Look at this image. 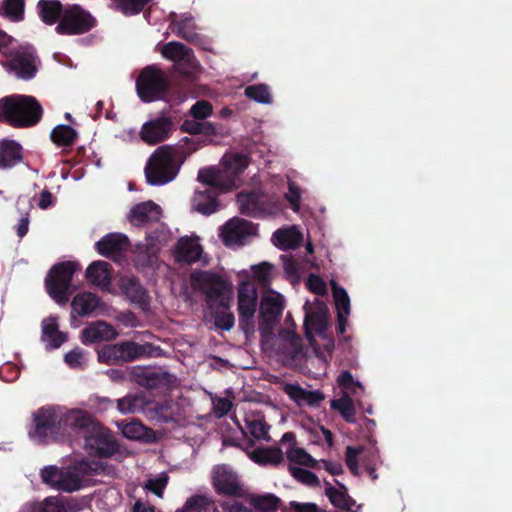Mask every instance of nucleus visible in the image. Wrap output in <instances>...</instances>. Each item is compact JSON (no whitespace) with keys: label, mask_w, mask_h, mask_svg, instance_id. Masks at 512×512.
<instances>
[{"label":"nucleus","mask_w":512,"mask_h":512,"mask_svg":"<svg viewBox=\"0 0 512 512\" xmlns=\"http://www.w3.org/2000/svg\"><path fill=\"white\" fill-rule=\"evenodd\" d=\"M307 288L316 295H325L327 286L325 281L316 274H310L306 281Z\"/></svg>","instance_id":"nucleus-56"},{"label":"nucleus","mask_w":512,"mask_h":512,"mask_svg":"<svg viewBox=\"0 0 512 512\" xmlns=\"http://www.w3.org/2000/svg\"><path fill=\"white\" fill-rule=\"evenodd\" d=\"M237 274L243 278L237 289L239 325L245 334L248 335L253 333L255 330V313L258 306V291L255 285L247 280V278H249V272L247 270H241Z\"/></svg>","instance_id":"nucleus-9"},{"label":"nucleus","mask_w":512,"mask_h":512,"mask_svg":"<svg viewBox=\"0 0 512 512\" xmlns=\"http://www.w3.org/2000/svg\"><path fill=\"white\" fill-rule=\"evenodd\" d=\"M116 337L117 332L115 328L101 320L90 323L81 332V341L85 345L101 341H110Z\"/></svg>","instance_id":"nucleus-29"},{"label":"nucleus","mask_w":512,"mask_h":512,"mask_svg":"<svg viewBox=\"0 0 512 512\" xmlns=\"http://www.w3.org/2000/svg\"><path fill=\"white\" fill-rule=\"evenodd\" d=\"M253 277L260 286L270 289L269 286L275 276L274 266L268 262H262L257 265L251 266Z\"/></svg>","instance_id":"nucleus-46"},{"label":"nucleus","mask_w":512,"mask_h":512,"mask_svg":"<svg viewBox=\"0 0 512 512\" xmlns=\"http://www.w3.org/2000/svg\"><path fill=\"white\" fill-rule=\"evenodd\" d=\"M63 437L72 433H80L84 436L97 421L82 409H67L62 407Z\"/></svg>","instance_id":"nucleus-22"},{"label":"nucleus","mask_w":512,"mask_h":512,"mask_svg":"<svg viewBox=\"0 0 512 512\" xmlns=\"http://www.w3.org/2000/svg\"><path fill=\"white\" fill-rule=\"evenodd\" d=\"M198 180L200 185L195 189L192 208L203 215H211L219 209V193L234 188V179L216 168H205L199 171Z\"/></svg>","instance_id":"nucleus-3"},{"label":"nucleus","mask_w":512,"mask_h":512,"mask_svg":"<svg viewBox=\"0 0 512 512\" xmlns=\"http://www.w3.org/2000/svg\"><path fill=\"white\" fill-rule=\"evenodd\" d=\"M64 360L70 368H81L87 361V353L80 348H75L65 354Z\"/></svg>","instance_id":"nucleus-54"},{"label":"nucleus","mask_w":512,"mask_h":512,"mask_svg":"<svg viewBox=\"0 0 512 512\" xmlns=\"http://www.w3.org/2000/svg\"><path fill=\"white\" fill-rule=\"evenodd\" d=\"M303 236L295 226L278 229L272 236V242L282 250L294 249L300 245Z\"/></svg>","instance_id":"nucleus-38"},{"label":"nucleus","mask_w":512,"mask_h":512,"mask_svg":"<svg viewBox=\"0 0 512 512\" xmlns=\"http://www.w3.org/2000/svg\"><path fill=\"white\" fill-rule=\"evenodd\" d=\"M83 438L84 448L90 455L107 457L117 450L113 434L98 421Z\"/></svg>","instance_id":"nucleus-17"},{"label":"nucleus","mask_w":512,"mask_h":512,"mask_svg":"<svg viewBox=\"0 0 512 512\" xmlns=\"http://www.w3.org/2000/svg\"><path fill=\"white\" fill-rule=\"evenodd\" d=\"M325 493L330 502L339 509H349V498L342 486H327Z\"/></svg>","instance_id":"nucleus-51"},{"label":"nucleus","mask_w":512,"mask_h":512,"mask_svg":"<svg viewBox=\"0 0 512 512\" xmlns=\"http://www.w3.org/2000/svg\"><path fill=\"white\" fill-rule=\"evenodd\" d=\"M169 476L166 472H161L155 476H152L146 480L143 488L159 498H163L164 490L168 484Z\"/></svg>","instance_id":"nucleus-48"},{"label":"nucleus","mask_w":512,"mask_h":512,"mask_svg":"<svg viewBox=\"0 0 512 512\" xmlns=\"http://www.w3.org/2000/svg\"><path fill=\"white\" fill-rule=\"evenodd\" d=\"M42 108L36 99L26 95H12L0 100V120L13 126L26 127L36 124Z\"/></svg>","instance_id":"nucleus-5"},{"label":"nucleus","mask_w":512,"mask_h":512,"mask_svg":"<svg viewBox=\"0 0 512 512\" xmlns=\"http://www.w3.org/2000/svg\"><path fill=\"white\" fill-rule=\"evenodd\" d=\"M17 205L19 207V210L21 209V206L24 207L23 212H22V217L20 218V220L16 226L17 235L20 238H22L28 232L29 210L32 207L31 199L27 196H21V197H19V199L17 201Z\"/></svg>","instance_id":"nucleus-49"},{"label":"nucleus","mask_w":512,"mask_h":512,"mask_svg":"<svg viewBox=\"0 0 512 512\" xmlns=\"http://www.w3.org/2000/svg\"><path fill=\"white\" fill-rule=\"evenodd\" d=\"M191 285L205 294L206 303L211 309H228L232 301V284L217 274L197 272L191 275Z\"/></svg>","instance_id":"nucleus-7"},{"label":"nucleus","mask_w":512,"mask_h":512,"mask_svg":"<svg viewBox=\"0 0 512 512\" xmlns=\"http://www.w3.org/2000/svg\"><path fill=\"white\" fill-rule=\"evenodd\" d=\"M333 299L337 312V332L344 334L349 326L350 298L347 291L331 281Z\"/></svg>","instance_id":"nucleus-28"},{"label":"nucleus","mask_w":512,"mask_h":512,"mask_svg":"<svg viewBox=\"0 0 512 512\" xmlns=\"http://www.w3.org/2000/svg\"><path fill=\"white\" fill-rule=\"evenodd\" d=\"M116 426L122 435L129 440L148 442L153 436L152 431L136 419L116 422Z\"/></svg>","instance_id":"nucleus-36"},{"label":"nucleus","mask_w":512,"mask_h":512,"mask_svg":"<svg viewBox=\"0 0 512 512\" xmlns=\"http://www.w3.org/2000/svg\"><path fill=\"white\" fill-rule=\"evenodd\" d=\"M224 512H252L250 504L245 505L239 501H224L221 503Z\"/></svg>","instance_id":"nucleus-62"},{"label":"nucleus","mask_w":512,"mask_h":512,"mask_svg":"<svg viewBox=\"0 0 512 512\" xmlns=\"http://www.w3.org/2000/svg\"><path fill=\"white\" fill-rule=\"evenodd\" d=\"M167 89L166 75L155 66L143 69L136 81L137 94L144 102H153L162 98Z\"/></svg>","instance_id":"nucleus-12"},{"label":"nucleus","mask_w":512,"mask_h":512,"mask_svg":"<svg viewBox=\"0 0 512 512\" xmlns=\"http://www.w3.org/2000/svg\"><path fill=\"white\" fill-rule=\"evenodd\" d=\"M285 198L290 203L291 208L298 212L300 208L301 190L292 181L288 182V192L285 194Z\"/></svg>","instance_id":"nucleus-57"},{"label":"nucleus","mask_w":512,"mask_h":512,"mask_svg":"<svg viewBox=\"0 0 512 512\" xmlns=\"http://www.w3.org/2000/svg\"><path fill=\"white\" fill-rule=\"evenodd\" d=\"M76 136V131L68 125H58L51 132L52 141L59 146L71 145Z\"/></svg>","instance_id":"nucleus-47"},{"label":"nucleus","mask_w":512,"mask_h":512,"mask_svg":"<svg viewBox=\"0 0 512 512\" xmlns=\"http://www.w3.org/2000/svg\"><path fill=\"white\" fill-rule=\"evenodd\" d=\"M249 164L246 155L236 152L227 153L222 158L223 169L219 170L220 173L234 179V188L237 186V176L242 173Z\"/></svg>","instance_id":"nucleus-34"},{"label":"nucleus","mask_w":512,"mask_h":512,"mask_svg":"<svg viewBox=\"0 0 512 512\" xmlns=\"http://www.w3.org/2000/svg\"><path fill=\"white\" fill-rule=\"evenodd\" d=\"M351 395L352 375L349 371H343L337 378L331 408L338 411L347 422L352 421Z\"/></svg>","instance_id":"nucleus-20"},{"label":"nucleus","mask_w":512,"mask_h":512,"mask_svg":"<svg viewBox=\"0 0 512 512\" xmlns=\"http://www.w3.org/2000/svg\"><path fill=\"white\" fill-rule=\"evenodd\" d=\"M171 29L179 37L192 42L205 50L210 49L208 41L198 33L197 26L190 14L184 13L180 16L172 14Z\"/></svg>","instance_id":"nucleus-24"},{"label":"nucleus","mask_w":512,"mask_h":512,"mask_svg":"<svg viewBox=\"0 0 512 512\" xmlns=\"http://www.w3.org/2000/svg\"><path fill=\"white\" fill-rule=\"evenodd\" d=\"M189 147L160 146L149 157L144 172L147 183L152 186H163L173 181L179 173L186 157L208 142H201L198 137L185 138Z\"/></svg>","instance_id":"nucleus-1"},{"label":"nucleus","mask_w":512,"mask_h":512,"mask_svg":"<svg viewBox=\"0 0 512 512\" xmlns=\"http://www.w3.org/2000/svg\"><path fill=\"white\" fill-rule=\"evenodd\" d=\"M86 277L88 281L105 291L112 293L111 278L112 272L109 263L105 261H94L86 269Z\"/></svg>","instance_id":"nucleus-32"},{"label":"nucleus","mask_w":512,"mask_h":512,"mask_svg":"<svg viewBox=\"0 0 512 512\" xmlns=\"http://www.w3.org/2000/svg\"><path fill=\"white\" fill-rule=\"evenodd\" d=\"M163 57L172 60L175 63V69L188 78L196 77L201 66L195 59L191 49L179 42H169L162 47Z\"/></svg>","instance_id":"nucleus-14"},{"label":"nucleus","mask_w":512,"mask_h":512,"mask_svg":"<svg viewBox=\"0 0 512 512\" xmlns=\"http://www.w3.org/2000/svg\"><path fill=\"white\" fill-rule=\"evenodd\" d=\"M212 482L218 494L230 496L244 495V490L237 474L226 465H220L214 468Z\"/></svg>","instance_id":"nucleus-23"},{"label":"nucleus","mask_w":512,"mask_h":512,"mask_svg":"<svg viewBox=\"0 0 512 512\" xmlns=\"http://www.w3.org/2000/svg\"><path fill=\"white\" fill-rule=\"evenodd\" d=\"M256 236V226L241 218H232L219 228V237L230 248L246 245Z\"/></svg>","instance_id":"nucleus-15"},{"label":"nucleus","mask_w":512,"mask_h":512,"mask_svg":"<svg viewBox=\"0 0 512 512\" xmlns=\"http://www.w3.org/2000/svg\"><path fill=\"white\" fill-rule=\"evenodd\" d=\"M235 318L233 313L230 311H223L215 316V327L225 331H229L233 328Z\"/></svg>","instance_id":"nucleus-58"},{"label":"nucleus","mask_w":512,"mask_h":512,"mask_svg":"<svg viewBox=\"0 0 512 512\" xmlns=\"http://www.w3.org/2000/svg\"><path fill=\"white\" fill-rule=\"evenodd\" d=\"M290 472L296 480L305 485L316 486L319 484L317 476L308 470L291 466Z\"/></svg>","instance_id":"nucleus-55"},{"label":"nucleus","mask_w":512,"mask_h":512,"mask_svg":"<svg viewBox=\"0 0 512 512\" xmlns=\"http://www.w3.org/2000/svg\"><path fill=\"white\" fill-rule=\"evenodd\" d=\"M66 340V334L59 331L56 318L49 317L42 321V341L47 348H59Z\"/></svg>","instance_id":"nucleus-37"},{"label":"nucleus","mask_w":512,"mask_h":512,"mask_svg":"<svg viewBox=\"0 0 512 512\" xmlns=\"http://www.w3.org/2000/svg\"><path fill=\"white\" fill-rule=\"evenodd\" d=\"M162 217L161 207L153 201H146L133 206L129 213V221L134 226H145L158 222Z\"/></svg>","instance_id":"nucleus-27"},{"label":"nucleus","mask_w":512,"mask_h":512,"mask_svg":"<svg viewBox=\"0 0 512 512\" xmlns=\"http://www.w3.org/2000/svg\"><path fill=\"white\" fill-rule=\"evenodd\" d=\"M304 309L306 337L310 344L314 346L313 336H321L327 327L328 308L324 302L315 299L314 301L307 302Z\"/></svg>","instance_id":"nucleus-18"},{"label":"nucleus","mask_w":512,"mask_h":512,"mask_svg":"<svg viewBox=\"0 0 512 512\" xmlns=\"http://www.w3.org/2000/svg\"><path fill=\"white\" fill-rule=\"evenodd\" d=\"M91 470L92 467L87 461H80L63 468L48 466L42 469L41 478L44 483L57 490L74 492L87 484V477Z\"/></svg>","instance_id":"nucleus-6"},{"label":"nucleus","mask_w":512,"mask_h":512,"mask_svg":"<svg viewBox=\"0 0 512 512\" xmlns=\"http://www.w3.org/2000/svg\"><path fill=\"white\" fill-rule=\"evenodd\" d=\"M95 24V18L80 5H67L63 8L56 30L59 34L78 35L88 32Z\"/></svg>","instance_id":"nucleus-13"},{"label":"nucleus","mask_w":512,"mask_h":512,"mask_svg":"<svg viewBox=\"0 0 512 512\" xmlns=\"http://www.w3.org/2000/svg\"><path fill=\"white\" fill-rule=\"evenodd\" d=\"M247 456L259 465H277L282 459V451L278 448L245 449Z\"/></svg>","instance_id":"nucleus-40"},{"label":"nucleus","mask_w":512,"mask_h":512,"mask_svg":"<svg viewBox=\"0 0 512 512\" xmlns=\"http://www.w3.org/2000/svg\"><path fill=\"white\" fill-rule=\"evenodd\" d=\"M286 456L292 463L311 467L316 465V461L304 449L300 447H291L287 450Z\"/></svg>","instance_id":"nucleus-53"},{"label":"nucleus","mask_w":512,"mask_h":512,"mask_svg":"<svg viewBox=\"0 0 512 512\" xmlns=\"http://www.w3.org/2000/svg\"><path fill=\"white\" fill-rule=\"evenodd\" d=\"M0 53L7 58L5 66L16 77L28 80L35 76L37 65L33 49L20 46L3 31H0Z\"/></svg>","instance_id":"nucleus-4"},{"label":"nucleus","mask_w":512,"mask_h":512,"mask_svg":"<svg viewBox=\"0 0 512 512\" xmlns=\"http://www.w3.org/2000/svg\"><path fill=\"white\" fill-rule=\"evenodd\" d=\"M175 258L179 262L200 263L207 265L209 263L208 256L203 252L200 238L192 234L190 236L181 237L175 246Z\"/></svg>","instance_id":"nucleus-21"},{"label":"nucleus","mask_w":512,"mask_h":512,"mask_svg":"<svg viewBox=\"0 0 512 512\" xmlns=\"http://www.w3.org/2000/svg\"><path fill=\"white\" fill-rule=\"evenodd\" d=\"M246 501L252 507L253 511L259 512H274L278 508L279 498L271 493L262 495L250 494L247 496Z\"/></svg>","instance_id":"nucleus-41"},{"label":"nucleus","mask_w":512,"mask_h":512,"mask_svg":"<svg viewBox=\"0 0 512 512\" xmlns=\"http://www.w3.org/2000/svg\"><path fill=\"white\" fill-rule=\"evenodd\" d=\"M212 404L213 412L219 418L225 416L232 408V402L227 398L215 397Z\"/></svg>","instance_id":"nucleus-60"},{"label":"nucleus","mask_w":512,"mask_h":512,"mask_svg":"<svg viewBox=\"0 0 512 512\" xmlns=\"http://www.w3.org/2000/svg\"><path fill=\"white\" fill-rule=\"evenodd\" d=\"M78 269L74 262L67 261L53 266L46 278L48 294L59 305H64L69 300V288L73 274Z\"/></svg>","instance_id":"nucleus-10"},{"label":"nucleus","mask_w":512,"mask_h":512,"mask_svg":"<svg viewBox=\"0 0 512 512\" xmlns=\"http://www.w3.org/2000/svg\"><path fill=\"white\" fill-rule=\"evenodd\" d=\"M211 505H214V500L210 495L195 494L188 497L184 505L176 512H207Z\"/></svg>","instance_id":"nucleus-45"},{"label":"nucleus","mask_w":512,"mask_h":512,"mask_svg":"<svg viewBox=\"0 0 512 512\" xmlns=\"http://www.w3.org/2000/svg\"><path fill=\"white\" fill-rule=\"evenodd\" d=\"M289 509L291 512H322L318 506L314 503H300L297 501H291L289 503Z\"/></svg>","instance_id":"nucleus-63"},{"label":"nucleus","mask_w":512,"mask_h":512,"mask_svg":"<svg viewBox=\"0 0 512 512\" xmlns=\"http://www.w3.org/2000/svg\"><path fill=\"white\" fill-rule=\"evenodd\" d=\"M72 314L80 317L90 315H105L109 307L97 295L92 292L77 294L71 302Z\"/></svg>","instance_id":"nucleus-25"},{"label":"nucleus","mask_w":512,"mask_h":512,"mask_svg":"<svg viewBox=\"0 0 512 512\" xmlns=\"http://www.w3.org/2000/svg\"><path fill=\"white\" fill-rule=\"evenodd\" d=\"M245 423L249 433L258 440L269 441V426L264 418L259 414L250 413L245 418Z\"/></svg>","instance_id":"nucleus-44"},{"label":"nucleus","mask_w":512,"mask_h":512,"mask_svg":"<svg viewBox=\"0 0 512 512\" xmlns=\"http://www.w3.org/2000/svg\"><path fill=\"white\" fill-rule=\"evenodd\" d=\"M158 408V405L147 401L140 394L127 395L117 401V409L121 414L146 413L147 410Z\"/></svg>","instance_id":"nucleus-33"},{"label":"nucleus","mask_w":512,"mask_h":512,"mask_svg":"<svg viewBox=\"0 0 512 512\" xmlns=\"http://www.w3.org/2000/svg\"><path fill=\"white\" fill-rule=\"evenodd\" d=\"M120 289L130 302L137 304L144 311L148 310L149 296L136 278L122 277L120 279Z\"/></svg>","instance_id":"nucleus-31"},{"label":"nucleus","mask_w":512,"mask_h":512,"mask_svg":"<svg viewBox=\"0 0 512 512\" xmlns=\"http://www.w3.org/2000/svg\"><path fill=\"white\" fill-rule=\"evenodd\" d=\"M3 14L11 21H21L24 17V0H4Z\"/></svg>","instance_id":"nucleus-50"},{"label":"nucleus","mask_w":512,"mask_h":512,"mask_svg":"<svg viewBox=\"0 0 512 512\" xmlns=\"http://www.w3.org/2000/svg\"><path fill=\"white\" fill-rule=\"evenodd\" d=\"M284 307L283 295L272 289L263 291L259 306V330L263 338H268L271 335L274 326L281 318Z\"/></svg>","instance_id":"nucleus-11"},{"label":"nucleus","mask_w":512,"mask_h":512,"mask_svg":"<svg viewBox=\"0 0 512 512\" xmlns=\"http://www.w3.org/2000/svg\"><path fill=\"white\" fill-rule=\"evenodd\" d=\"M22 158L21 147L13 140L0 142V168H11Z\"/></svg>","instance_id":"nucleus-39"},{"label":"nucleus","mask_w":512,"mask_h":512,"mask_svg":"<svg viewBox=\"0 0 512 512\" xmlns=\"http://www.w3.org/2000/svg\"><path fill=\"white\" fill-rule=\"evenodd\" d=\"M42 512H66L57 498H47Z\"/></svg>","instance_id":"nucleus-64"},{"label":"nucleus","mask_w":512,"mask_h":512,"mask_svg":"<svg viewBox=\"0 0 512 512\" xmlns=\"http://www.w3.org/2000/svg\"><path fill=\"white\" fill-rule=\"evenodd\" d=\"M145 353V348L134 342L106 345L98 351V360L105 364H114L136 359Z\"/></svg>","instance_id":"nucleus-19"},{"label":"nucleus","mask_w":512,"mask_h":512,"mask_svg":"<svg viewBox=\"0 0 512 512\" xmlns=\"http://www.w3.org/2000/svg\"><path fill=\"white\" fill-rule=\"evenodd\" d=\"M205 136H219V137H225L229 134V131L222 127L218 126L212 122H203L202 125V133Z\"/></svg>","instance_id":"nucleus-61"},{"label":"nucleus","mask_w":512,"mask_h":512,"mask_svg":"<svg viewBox=\"0 0 512 512\" xmlns=\"http://www.w3.org/2000/svg\"><path fill=\"white\" fill-rule=\"evenodd\" d=\"M357 410L362 414L373 415V405L370 402L354 399V425L360 429L359 439L365 442V445H354V475L367 474L372 480L377 479L376 467L378 464V453L375 447L374 430L376 421L369 419L365 415L356 418Z\"/></svg>","instance_id":"nucleus-2"},{"label":"nucleus","mask_w":512,"mask_h":512,"mask_svg":"<svg viewBox=\"0 0 512 512\" xmlns=\"http://www.w3.org/2000/svg\"><path fill=\"white\" fill-rule=\"evenodd\" d=\"M282 353L289 358H296L301 352V339L292 331H283L278 336Z\"/></svg>","instance_id":"nucleus-43"},{"label":"nucleus","mask_w":512,"mask_h":512,"mask_svg":"<svg viewBox=\"0 0 512 512\" xmlns=\"http://www.w3.org/2000/svg\"><path fill=\"white\" fill-rule=\"evenodd\" d=\"M170 238L171 233L169 229L164 224H160L153 232L147 234L145 251L142 245H139L137 248L140 250V253H146L150 257L164 247Z\"/></svg>","instance_id":"nucleus-35"},{"label":"nucleus","mask_w":512,"mask_h":512,"mask_svg":"<svg viewBox=\"0 0 512 512\" xmlns=\"http://www.w3.org/2000/svg\"><path fill=\"white\" fill-rule=\"evenodd\" d=\"M211 113H212L211 104L204 100L196 102L191 107V115L195 119H199V120L205 119V118L209 117L211 115Z\"/></svg>","instance_id":"nucleus-59"},{"label":"nucleus","mask_w":512,"mask_h":512,"mask_svg":"<svg viewBox=\"0 0 512 512\" xmlns=\"http://www.w3.org/2000/svg\"><path fill=\"white\" fill-rule=\"evenodd\" d=\"M62 418V406L38 409L33 415L34 427L29 431L30 438L37 443L63 438Z\"/></svg>","instance_id":"nucleus-8"},{"label":"nucleus","mask_w":512,"mask_h":512,"mask_svg":"<svg viewBox=\"0 0 512 512\" xmlns=\"http://www.w3.org/2000/svg\"><path fill=\"white\" fill-rule=\"evenodd\" d=\"M129 246L128 238L121 233H110L96 243L97 251L105 257L115 260Z\"/></svg>","instance_id":"nucleus-30"},{"label":"nucleus","mask_w":512,"mask_h":512,"mask_svg":"<svg viewBox=\"0 0 512 512\" xmlns=\"http://www.w3.org/2000/svg\"><path fill=\"white\" fill-rule=\"evenodd\" d=\"M63 8L57 0H40L38 2L39 16L43 22L49 25L61 20Z\"/></svg>","instance_id":"nucleus-42"},{"label":"nucleus","mask_w":512,"mask_h":512,"mask_svg":"<svg viewBox=\"0 0 512 512\" xmlns=\"http://www.w3.org/2000/svg\"><path fill=\"white\" fill-rule=\"evenodd\" d=\"M173 128L172 121L167 116H160L145 122L139 132L142 141L149 145H155L168 138Z\"/></svg>","instance_id":"nucleus-26"},{"label":"nucleus","mask_w":512,"mask_h":512,"mask_svg":"<svg viewBox=\"0 0 512 512\" xmlns=\"http://www.w3.org/2000/svg\"><path fill=\"white\" fill-rule=\"evenodd\" d=\"M245 95L254 101L262 104L271 103V95L269 89L264 84L251 85L245 89Z\"/></svg>","instance_id":"nucleus-52"},{"label":"nucleus","mask_w":512,"mask_h":512,"mask_svg":"<svg viewBox=\"0 0 512 512\" xmlns=\"http://www.w3.org/2000/svg\"><path fill=\"white\" fill-rule=\"evenodd\" d=\"M237 204L241 213L253 217L276 215L282 209L278 201H271L266 195L257 192L240 193Z\"/></svg>","instance_id":"nucleus-16"}]
</instances>
